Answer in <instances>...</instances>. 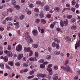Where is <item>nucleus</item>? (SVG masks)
<instances>
[{"label": "nucleus", "instance_id": "obj_1", "mask_svg": "<svg viewBox=\"0 0 80 80\" xmlns=\"http://www.w3.org/2000/svg\"><path fill=\"white\" fill-rule=\"evenodd\" d=\"M25 36L26 40L28 43H32V42H33V40L32 39V38L29 35V34L28 32H27L25 34Z\"/></svg>", "mask_w": 80, "mask_h": 80}, {"label": "nucleus", "instance_id": "obj_2", "mask_svg": "<svg viewBox=\"0 0 80 80\" xmlns=\"http://www.w3.org/2000/svg\"><path fill=\"white\" fill-rule=\"evenodd\" d=\"M61 68L63 69V70L65 71L66 72H71V69L68 65L66 66V67L62 66H61Z\"/></svg>", "mask_w": 80, "mask_h": 80}, {"label": "nucleus", "instance_id": "obj_3", "mask_svg": "<svg viewBox=\"0 0 80 80\" xmlns=\"http://www.w3.org/2000/svg\"><path fill=\"white\" fill-rule=\"evenodd\" d=\"M22 49V46L20 44L18 45L16 48V49L18 52H21Z\"/></svg>", "mask_w": 80, "mask_h": 80}, {"label": "nucleus", "instance_id": "obj_4", "mask_svg": "<svg viewBox=\"0 0 80 80\" xmlns=\"http://www.w3.org/2000/svg\"><path fill=\"white\" fill-rule=\"evenodd\" d=\"M1 59H3L5 62H8V57L7 56H4V57L3 56L1 57Z\"/></svg>", "mask_w": 80, "mask_h": 80}, {"label": "nucleus", "instance_id": "obj_5", "mask_svg": "<svg viewBox=\"0 0 80 80\" xmlns=\"http://www.w3.org/2000/svg\"><path fill=\"white\" fill-rule=\"evenodd\" d=\"M23 53L19 54L18 56V59L19 60H20L23 58Z\"/></svg>", "mask_w": 80, "mask_h": 80}, {"label": "nucleus", "instance_id": "obj_6", "mask_svg": "<svg viewBox=\"0 0 80 80\" xmlns=\"http://www.w3.org/2000/svg\"><path fill=\"white\" fill-rule=\"evenodd\" d=\"M32 33L34 36H37L38 35V31L37 30L34 29L32 31Z\"/></svg>", "mask_w": 80, "mask_h": 80}, {"label": "nucleus", "instance_id": "obj_7", "mask_svg": "<svg viewBox=\"0 0 80 80\" xmlns=\"http://www.w3.org/2000/svg\"><path fill=\"white\" fill-rule=\"evenodd\" d=\"M44 9L46 11H49V10H50V7L48 5L46 6L44 8Z\"/></svg>", "mask_w": 80, "mask_h": 80}, {"label": "nucleus", "instance_id": "obj_8", "mask_svg": "<svg viewBox=\"0 0 80 80\" xmlns=\"http://www.w3.org/2000/svg\"><path fill=\"white\" fill-rule=\"evenodd\" d=\"M47 71L49 72V73L50 75H52L53 74V71H52V69H47Z\"/></svg>", "mask_w": 80, "mask_h": 80}, {"label": "nucleus", "instance_id": "obj_9", "mask_svg": "<svg viewBox=\"0 0 80 80\" xmlns=\"http://www.w3.org/2000/svg\"><path fill=\"white\" fill-rule=\"evenodd\" d=\"M29 60L30 61H31V62L35 61V60H36V61H37V60L36 59V57H34L33 58H31L29 59Z\"/></svg>", "mask_w": 80, "mask_h": 80}, {"label": "nucleus", "instance_id": "obj_10", "mask_svg": "<svg viewBox=\"0 0 80 80\" xmlns=\"http://www.w3.org/2000/svg\"><path fill=\"white\" fill-rule=\"evenodd\" d=\"M55 11L57 12H60V8H59L56 7L54 8V9Z\"/></svg>", "mask_w": 80, "mask_h": 80}, {"label": "nucleus", "instance_id": "obj_11", "mask_svg": "<svg viewBox=\"0 0 80 80\" xmlns=\"http://www.w3.org/2000/svg\"><path fill=\"white\" fill-rule=\"evenodd\" d=\"M8 56L9 57H12V56H13L12 52L10 51H8Z\"/></svg>", "mask_w": 80, "mask_h": 80}, {"label": "nucleus", "instance_id": "obj_12", "mask_svg": "<svg viewBox=\"0 0 80 80\" xmlns=\"http://www.w3.org/2000/svg\"><path fill=\"white\" fill-rule=\"evenodd\" d=\"M64 23L65 26H67L68 23V20L66 19L64 21Z\"/></svg>", "mask_w": 80, "mask_h": 80}, {"label": "nucleus", "instance_id": "obj_13", "mask_svg": "<svg viewBox=\"0 0 80 80\" xmlns=\"http://www.w3.org/2000/svg\"><path fill=\"white\" fill-rule=\"evenodd\" d=\"M27 10H28V9L27 8L26 10V11L27 12V14H28V15H30L32 13V12L30 11Z\"/></svg>", "mask_w": 80, "mask_h": 80}, {"label": "nucleus", "instance_id": "obj_14", "mask_svg": "<svg viewBox=\"0 0 80 80\" xmlns=\"http://www.w3.org/2000/svg\"><path fill=\"white\" fill-rule=\"evenodd\" d=\"M17 4V2L14 0H13L12 1V5H16Z\"/></svg>", "mask_w": 80, "mask_h": 80}, {"label": "nucleus", "instance_id": "obj_15", "mask_svg": "<svg viewBox=\"0 0 80 80\" xmlns=\"http://www.w3.org/2000/svg\"><path fill=\"white\" fill-rule=\"evenodd\" d=\"M76 21V19L75 18H72L71 20V22L72 23H74V22H75V21Z\"/></svg>", "mask_w": 80, "mask_h": 80}, {"label": "nucleus", "instance_id": "obj_16", "mask_svg": "<svg viewBox=\"0 0 80 80\" xmlns=\"http://www.w3.org/2000/svg\"><path fill=\"white\" fill-rule=\"evenodd\" d=\"M41 22L42 23H43V24L46 23V21L44 19H42L41 20Z\"/></svg>", "mask_w": 80, "mask_h": 80}, {"label": "nucleus", "instance_id": "obj_17", "mask_svg": "<svg viewBox=\"0 0 80 80\" xmlns=\"http://www.w3.org/2000/svg\"><path fill=\"white\" fill-rule=\"evenodd\" d=\"M40 67L41 68H44L45 67V64H44L43 63L40 65Z\"/></svg>", "mask_w": 80, "mask_h": 80}, {"label": "nucleus", "instance_id": "obj_18", "mask_svg": "<svg viewBox=\"0 0 80 80\" xmlns=\"http://www.w3.org/2000/svg\"><path fill=\"white\" fill-rule=\"evenodd\" d=\"M52 64H50L48 66V68H47V69H52L51 68V67H52Z\"/></svg>", "mask_w": 80, "mask_h": 80}, {"label": "nucleus", "instance_id": "obj_19", "mask_svg": "<svg viewBox=\"0 0 80 80\" xmlns=\"http://www.w3.org/2000/svg\"><path fill=\"white\" fill-rule=\"evenodd\" d=\"M12 20V18L10 17H8L5 19L6 20H7V21H8V20Z\"/></svg>", "mask_w": 80, "mask_h": 80}, {"label": "nucleus", "instance_id": "obj_20", "mask_svg": "<svg viewBox=\"0 0 80 80\" xmlns=\"http://www.w3.org/2000/svg\"><path fill=\"white\" fill-rule=\"evenodd\" d=\"M7 11L8 12H13V9L11 8H9L7 9Z\"/></svg>", "mask_w": 80, "mask_h": 80}, {"label": "nucleus", "instance_id": "obj_21", "mask_svg": "<svg viewBox=\"0 0 80 80\" xmlns=\"http://www.w3.org/2000/svg\"><path fill=\"white\" fill-rule=\"evenodd\" d=\"M32 47L35 48H38V45L36 44H32Z\"/></svg>", "mask_w": 80, "mask_h": 80}, {"label": "nucleus", "instance_id": "obj_22", "mask_svg": "<svg viewBox=\"0 0 80 80\" xmlns=\"http://www.w3.org/2000/svg\"><path fill=\"white\" fill-rule=\"evenodd\" d=\"M41 77L42 78H44V77H47V75L45 74H41Z\"/></svg>", "mask_w": 80, "mask_h": 80}, {"label": "nucleus", "instance_id": "obj_23", "mask_svg": "<svg viewBox=\"0 0 80 80\" xmlns=\"http://www.w3.org/2000/svg\"><path fill=\"white\" fill-rule=\"evenodd\" d=\"M51 58V56L50 55H48L46 56V59L47 60H50Z\"/></svg>", "mask_w": 80, "mask_h": 80}, {"label": "nucleus", "instance_id": "obj_24", "mask_svg": "<svg viewBox=\"0 0 80 80\" xmlns=\"http://www.w3.org/2000/svg\"><path fill=\"white\" fill-rule=\"evenodd\" d=\"M71 29L72 30H76L77 29V27L75 26H72L71 27Z\"/></svg>", "mask_w": 80, "mask_h": 80}, {"label": "nucleus", "instance_id": "obj_25", "mask_svg": "<svg viewBox=\"0 0 80 80\" xmlns=\"http://www.w3.org/2000/svg\"><path fill=\"white\" fill-rule=\"evenodd\" d=\"M2 15L4 17H6V16H7V12H4L2 13Z\"/></svg>", "mask_w": 80, "mask_h": 80}, {"label": "nucleus", "instance_id": "obj_26", "mask_svg": "<svg viewBox=\"0 0 80 80\" xmlns=\"http://www.w3.org/2000/svg\"><path fill=\"white\" fill-rule=\"evenodd\" d=\"M34 11L35 12H37V13H38L39 12V9L37 8H35L34 9Z\"/></svg>", "mask_w": 80, "mask_h": 80}, {"label": "nucleus", "instance_id": "obj_27", "mask_svg": "<svg viewBox=\"0 0 80 80\" xmlns=\"http://www.w3.org/2000/svg\"><path fill=\"white\" fill-rule=\"evenodd\" d=\"M66 40L67 41H71V38H70V37L68 36L66 37Z\"/></svg>", "mask_w": 80, "mask_h": 80}, {"label": "nucleus", "instance_id": "obj_28", "mask_svg": "<svg viewBox=\"0 0 80 80\" xmlns=\"http://www.w3.org/2000/svg\"><path fill=\"white\" fill-rule=\"evenodd\" d=\"M54 40L56 42H57V43H60V40H58V39L56 38L54 39Z\"/></svg>", "mask_w": 80, "mask_h": 80}, {"label": "nucleus", "instance_id": "obj_29", "mask_svg": "<svg viewBox=\"0 0 80 80\" xmlns=\"http://www.w3.org/2000/svg\"><path fill=\"white\" fill-rule=\"evenodd\" d=\"M60 25L61 26V27H63V26H64V25H65V24L64 23V22H63V21H61L60 22Z\"/></svg>", "mask_w": 80, "mask_h": 80}, {"label": "nucleus", "instance_id": "obj_30", "mask_svg": "<svg viewBox=\"0 0 80 80\" xmlns=\"http://www.w3.org/2000/svg\"><path fill=\"white\" fill-rule=\"evenodd\" d=\"M22 60L23 62H25L27 60V58L23 57L22 58Z\"/></svg>", "mask_w": 80, "mask_h": 80}, {"label": "nucleus", "instance_id": "obj_31", "mask_svg": "<svg viewBox=\"0 0 80 80\" xmlns=\"http://www.w3.org/2000/svg\"><path fill=\"white\" fill-rule=\"evenodd\" d=\"M57 44H56V43L55 42H53L52 43V46L53 47H56V45Z\"/></svg>", "mask_w": 80, "mask_h": 80}, {"label": "nucleus", "instance_id": "obj_32", "mask_svg": "<svg viewBox=\"0 0 80 80\" xmlns=\"http://www.w3.org/2000/svg\"><path fill=\"white\" fill-rule=\"evenodd\" d=\"M25 18V16L23 15H22L20 16L19 18L20 20H23V18Z\"/></svg>", "mask_w": 80, "mask_h": 80}, {"label": "nucleus", "instance_id": "obj_33", "mask_svg": "<svg viewBox=\"0 0 80 80\" xmlns=\"http://www.w3.org/2000/svg\"><path fill=\"white\" fill-rule=\"evenodd\" d=\"M76 4V2H75V1L73 0L72 1V5H75Z\"/></svg>", "mask_w": 80, "mask_h": 80}, {"label": "nucleus", "instance_id": "obj_34", "mask_svg": "<svg viewBox=\"0 0 80 80\" xmlns=\"http://www.w3.org/2000/svg\"><path fill=\"white\" fill-rule=\"evenodd\" d=\"M41 18H43V13L41 12L40 14Z\"/></svg>", "mask_w": 80, "mask_h": 80}, {"label": "nucleus", "instance_id": "obj_35", "mask_svg": "<svg viewBox=\"0 0 80 80\" xmlns=\"http://www.w3.org/2000/svg\"><path fill=\"white\" fill-rule=\"evenodd\" d=\"M35 57L37 58L38 57V52H36L35 53Z\"/></svg>", "mask_w": 80, "mask_h": 80}, {"label": "nucleus", "instance_id": "obj_36", "mask_svg": "<svg viewBox=\"0 0 80 80\" xmlns=\"http://www.w3.org/2000/svg\"><path fill=\"white\" fill-rule=\"evenodd\" d=\"M8 64L11 65V66H13V62L12 61H11L10 62L8 63Z\"/></svg>", "mask_w": 80, "mask_h": 80}, {"label": "nucleus", "instance_id": "obj_37", "mask_svg": "<svg viewBox=\"0 0 80 80\" xmlns=\"http://www.w3.org/2000/svg\"><path fill=\"white\" fill-rule=\"evenodd\" d=\"M68 18V19H71L72 18V15H69L67 17Z\"/></svg>", "mask_w": 80, "mask_h": 80}, {"label": "nucleus", "instance_id": "obj_38", "mask_svg": "<svg viewBox=\"0 0 80 80\" xmlns=\"http://www.w3.org/2000/svg\"><path fill=\"white\" fill-rule=\"evenodd\" d=\"M56 48L58 49L60 48V46L59 45V44H58V43H57L56 44Z\"/></svg>", "mask_w": 80, "mask_h": 80}, {"label": "nucleus", "instance_id": "obj_39", "mask_svg": "<svg viewBox=\"0 0 80 80\" xmlns=\"http://www.w3.org/2000/svg\"><path fill=\"white\" fill-rule=\"evenodd\" d=\"M0 67L2 69H4V64H1L0 65Z\"/></svg>", "mask_w": 80, "mask_h": 80}, {"label": "nucleus", "instance_id": "obj_40", "mask_svg": "<svg viewBox=\"0 0 80 80\" xmlns=\"http://www.w3.org/2000/svg\"><path fill=\"white\" fill-rule=\"evenodd\" d=\"M78 76L77 75L76 76L74 77V80H78Z\"/></svg>", "mask_w": 80, "mask_h": 80}, {"label": "nucleus", "instance_id": "obj_41", "mask_svg": "<svg viewBox=\"0 0 80 80\" xmlns=\"http://www.w3.org/2000/svg\"><path fill=\"white\" fill-rule=\"evenodd\" d=\"M68 60H67L65 62V63H64L65 65L66 66V65H67V64H68Z\"/></svg>", "mask_w": 80, "mask_h": 80}, {"label": "nucleus", "instance_id": "obj_42", "mask_svg": "<svg viewBox=\"0 0 80 80\" xmlns=\"http://www.w3.org/2000/svg\"><path fill=\"white\" fill-rule=\"evenodd\" d=\"M37 4V5H41L42 4V2H41L40 1H38L36 2Z\"/></svg>", "mask_w": 80, "mask_h": 80}, {"label": "nucleus", "instance_id": "obj_43", "mask_svg": "<svg viewBox=\"0 0 80 80\" xmlns=\"http://www.w3.org/2000/svg\"><path fill=\"white\" fill-rule=\"evenodd\" d=\"M58 78V76H55L53 77V80H57Z\"/></svg>", "mask_w": 80, "mask_h": 80}, {"label": "nucleus", "instance_id": "obj_44", "mask_svg": "<svg viewBox=\"0 0 80 80\" xmlns=\"http://www.w3.org/2000/svg\"><path fill=\"white\" fill-rule=\"evenodd\" d=\"M48 78L49 79H52V76H50V74H48Z\"/></svg>", "mask_w": 80, "mask_h": 80}, {"label": "nucleus", "instance_id": "obj_45", "mask_svg": "<svg viewBox=\"0 0 80 80\" xmlns=\"http://www.w3.org/2000/svg\"><path fill=\"white\" fill-rule=\"evenodd\" d=\"M54 68L55 69V70H57L58 68V66L56 65L54 66Z\"/></svg>", "mask_w": 80, "mask_h": 80}, {"label": "nucleus", "instance_id": "obj_46", "mask_svg": "<svg viewBox=\"0 0 80 80\" xmlns=\"http://www.w3.org/2000/svg\"><path fill=\"white\" fill-rule=\"evenodd\" d=\"M46 17L48 18H50V17H51V14H48L46 15Z\"/></svg>", "mask_w": 80, "mask_h": 80}, {"label": "nucleus", "instance_id": "obj_47", "mask_svg": "<svg viewBox=\"0 0 80 80\" xmlns=\"http://www.w3.org/2000/svg\"><path fill=\"white\" fill-rule=\"evenodd\" d=\"M6 67L7 68H8V69H9V70H11V68L8 65H6Z\"/></svg>", "mask_w": 80, "mask_h": 80}, {"label": "nucleus", "instance_id": "obj_48", "mask_svg": "<svg viewBox=\"0 0 80 80\" xmlns=\"http://www.w3.org/2000/svg\"><path fill=\"white\" fill-rule=\"evenodd\" d=\"M30 51H31V49L30 48H28L27 49V51L28 52H30Z\"/></svg>", "mask_w": 80, "mask_h": 80}, {"label": "nucleus", "instance_id": "obj_49", "mask_svg": "<svg viewBox=\"0 0 80 80\" xmlns=\"http://www.w3.org/2000/svg\"><path fill=\"white\" fill-rule=\"evenodd\" d=\"M15 65L17 67H19L20 65V64L19 62L16 63Z\"/></svg>", "mask_w": 80, "mask_h": 80}, {"label": "nucleus", "instance_id": "obj_50", "mask_svg": "<svg viewBox=\"0 0 80 80\" xmlns=\"http://www.w3.org/2000/svg\"><path fill=\"white\" fill-rule=\"evenodd\" d=\"M34 73V71H32L29 72L30 75H33Z\"/></svg>", "mask_w": 80, "mask_h": 80}, {"label": "nucleus", "instance_id": "obj_51", "mask_svg": "<svg viewBox=\"0 0 80 80\" xmlns=\"http://www.w3.org/2000/svg\"><path fill=\"white\" fill-rule=\"evenodd\" d=\"M77 75H80V71H78L76 72Z\"/></svg>", "mask_w": 80, "mask_h": 80}, {"label": "nucleus", "instance_id": "obj_52", "mask_svg": "<svg viewBox=\"0 0 80 80\" xmlns=\"http://www.w3.org/2000/svg\"><path fill=\"white\" fill-rule=\"evenodd\" d=\"M16 8L17 10H19L20 9V6L18 5H17L16 7Z\"/></svg>", "mask_w": 80, "mask_h": 80}, {"label": "nucleus", "instance_id": "obj_53", "mask_svg": "<svg viewBox=\"0 0 80 80\" xmlns=\"http://www.w3.org/2000/svg\"><path fill=\"white\" fill-rule=\"evenodd\" d=\"M29 52L30 53L29 54V56H32V55H33V51H30Z\"/></svg>", "mask_w": 80, "mask_h": 80}, {"label": "nucleus", "instance_id": "obj_54", "mask_svg": "<svg viewBox=\"0 0 80 80\" xmlns=\"http://www.w3.org/2000/svg\"><path fill=\"white\" fill-rule=\"evenodd\" d=\"M60 53V52L59 51H57L56 52V55H59Z\"/></svg>", "mask_w": 80, "mask_h": 80}, {"label": "nucleus", "instance_id": "obj_55", "mask_svg": "<svg viewBox=\"0 0 80 80\" xmlns=\"http://www.w3.org/2000/svg\"><path fill=\"white\" fill-rule=\"evenodd\" d=\"M8 49L9 50H11V46L10 45H8Z\"/></svg>", "mask_w": 80, "mask_h": 80}, {"label": "nucleus", "instance_id": "obj_56", "mask_svg": "<svg viewBox=\"0 0 80 80\" xmlns=\"http://www.w3.org/2000/svg\"><path fill=\"white\" fill-rule=\"evenodd\" d=\"M44 32H45V30L43 29H42L41 32V33H44Z\"/></svg>", "mask_w": 80, "mask_h": 80}, {"label": "nucleus", "instance_id": "obj_57", "mask_svg": "<svg viewBox=\"0 0 80 80\" xmlns=\"http://www.w3.org/2000/svg\"><path fill=\"white\" fill-rule=\"evenodd\" d=\"M33 4H30L29 5V7L30 8H33Z\"/></svg>", "mask_w": 80, "mask_h": 80}, {"label": "nucleus", "instance_id": "obj_58", "mask_svg": "<svg viewBox=\"0 0 80 80\" xmlns=\"http://www.w3.org/2000/svg\"><path fill=\"white\" fill-rule=\"evenodd\" d=\"M39 22H40V19H36V22L37 23H39Z\"/></svg>", "mask_w": 80, "mask_h": 80}, {"label": "nucleus", "instance_id": "obj_59", "mask_svg": "<svg viewBox=\"0 0 80 80\" xmlns=\"http://www.w3.org/2000/svg\"><path fill=\"white\" fill-rule=\"evenodd\" d=\"M14 25H16V26H18L19 25V22H17L15 23H14Z\"/></svg>", "mask_w": 80, "mask_h": 80}, {"label": "nucleus", "instance_id": "obj_60", "mask_svg": "<svg viewBox=\"0 0 80 80\" xmlns=\"http://www.w3.org/2000/svg\"><path fill=\"white\" fill-rule=\"evenodd\" d=\"M51 28H53V27H54V25L53 24H51L50 26Z\"/></svg>", "mask_w": 80, "mask_h": 80}, {"label": "nucleus", "instance_id": "obj_61", "mask_svg": "<svg viewBox=\"0 0 80 80\" xmlns=\"http://www.w3.org/2000/svg\"><path fill=\"white\" fill-rule=\"evenodd\" d=\"M34 76L32 75V76H29L28 77V79H30V78H33V77Z\"/></svg>", "mask_w": 80, "mask_h": 80}, {"label": "nucleus", "instance_id": "obj_62", "mask_svg": "<svg viewBox=\"0 0 80 80\" xmlns=\"http://www.w3.org/2000/svg\"><path fill=\"white\" fill-rule=\"evenodd\" d=\"M71 10L72 11V12H75V8H71Z\"/></svg>", "mask_w": 80, "mask_h": 80}, {"label": "nucleus", "instance_id": "obj_63", "mask_svg": "<svg viewBox=\"0 0 80 80\" xmlns=\"http://www.w3.org/2000/svg\"><path fill=\"white\" fill-rule=\"evenodd\" d=\"M39 62L40 63H43L44 61L43 59H41L39 60Z\"/></svg>", "mask_w": 80, "mask_h": 80}, {"label": "nucleus", "instance_id": "obj_64", "mask_svg": "<svg viewBox=\"0 0 80 80\" xmlns=\"http://www.w3.org/2000/svg\"><path fill=\"white\" fill-rule=\"evenodd\" d=\"M4 53H5V54H7V53H8V51L7 50L4 51Z\"/></svg>", "mask_w": 80, "mask_h": 80}]
</instances>
